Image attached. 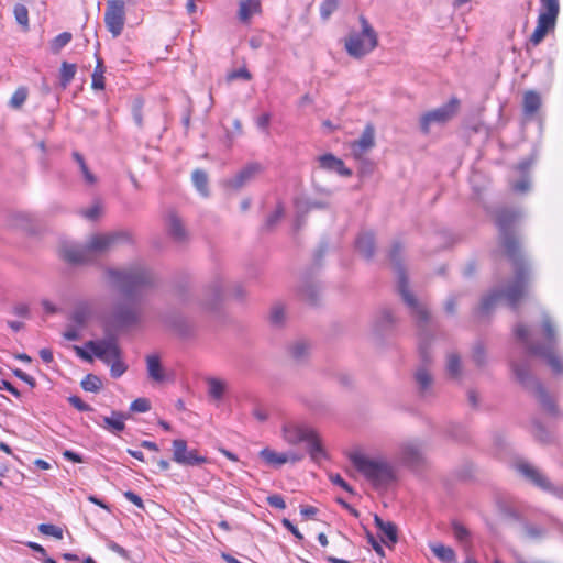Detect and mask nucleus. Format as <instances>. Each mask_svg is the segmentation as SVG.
<instances>
[{"label": "nucleus", "instance_id": "f257e3e1", "mask_svg": "<svg viewBox=\"0 0 563 563\" xmlns=\"http://www.w3.org/2000/svg\"><path fill=\"white\" fill-rule=\"evenodd\" d=\"M104 277L124 300L117 302L107 318L106 336L101 340H90L85 346L97 358L109 365L121 356L115 333L141 322L142 301L145 294L155 286L156 277L153 271L141 262L122 268L107 267Z\"/></svg>", "mask_w": 563, "mask_h": 563}, {"label": "nucleus", "instance_id": "f03ea898", "mask_svg": "<svg viewBox=\"0 0 563 563\" xmlns=\"http://www.w3.org/2000/svg\"><path fill=\"white\" fill-rule=\"evenodd\" d=\"M520 217L519 210L507 207L498 208L495 212V223L499 231V243L512 263L515 276L505 288H494L482 298L479 311L483 314H488L501 299L511 309L517 310L520 299L526 295L531 279V271L521 253L519 240L512 231V225Z\"/></svg>", "mask_w": 563, "mask_h": 563}, {"label": "nucleus", "instance_id": "7ed1b4c3", "mask_svg": "<svg viewBox=\"0 0 563 563\" xmlns=\"http://www.w3.org/2000/svg\"><path fill=\"white\" fill-rule=\"evenodd\" d=\"M405 251V246L399 241H394L390 250L388 252V258L396 272L397 275V290L401 296L404 302L410 309L411 316L416 319L417 325L420 330V344L419 351L420 356L423 362L413 373V380L417 387V391L421 397H427L432 394L433 387V375L427 366V363L430 361L426 341L427 335L423 333L424 327L428 324L430 319V313L427 308L421 305L413 294L409 290V282L408 276L406 274V268L402 263V254Z\"/></svg>", "mask_w": 563, "mask_h": 563}, {"label": "nucleus", "instance_id": "20e7f679", "mask_svg": "<svg viewBox=\"0 0 563 563\" xmlns=\"http://www.w3.org/2000/svg\"><path fill=\"white\" fill-rule=\"evenodd\" d=\"M541 329L544 335L543 342L533 341L530 336L529 329L521 323L515 327L514 332L516 338L525 345L529 354L543 358L553 374H563V357L560 355L558 350V331L554 322L548 313L542 314Z\"/></svg>", "mask_w": 563, "mask_h": 563}, {"label": "nucleus", "instance_id": "39448f33", "mask_svg": "<svg viewBox=\"0 0 563 563\" xmlns=\"http://www.w3.org/2000/svg\"><path fill=\"white\" fill-rule=\"evenodd\" d=\"M131 241V234L128 231L95 234L89 238L85 245H65L62 249V256L70 264H89L93 262L95 255L103 254Z\"/></svg>", "mask_w": 563, "mask_h": 563}, {"label": "nucleus", "instance_id": "423d86ee", "mask_svg": "<svg viewBox=\"0 0 563 563\" xmlns=\"http://www.w3.org/2000/svg\"><path fill=\"white\" fill-rule=\"evenodd\" d=\"M350 461L375 488L387 487L396 479L395 467L386 459L354 452L350 454Z\"/></svg>", "mask_w": 563, "mask_h": 563}, {"label": "nucleus", "instance_id": "0eeeda50", "mask_svg": "<svg viewBox=\"0 0 563 563\" xmlns=\"http://www.w3.org/2000/svg\"><path fill=\"white\" fill-rule=\"evenodd\" d=\"M511 373L518 384L533 394L541 406L551 415L558 413V408L538 378L532 373V363L528 357L509 361Z\"/></svg>", "mask_w": 563, "mask_h": 563}, {"label": "nucleus", "instance_id": "6e6552de", "mask_svg": "<svg viewBox=\"0 0 563 563\" xmlns=\"http://www.w3.org/2000/svg\"><path fill=\"white\" fill-rule=\"evenodd\" d=\"M283 438L291 445L306 443L307 452L316 463H320L322 460L328 459L327 451L324 450L319 435L316 430L308 424L286 422L283 426Z\"/></svg>", "mask_w": 563, "mask_h": 563}, {"label": "nucleus", "instance_id": "1a4fd4ad", "mask_svg": "<svg viewBox=\"0 0 563 563\" xmlns=\"http://www.w3.org/2000/svg\"><path fill=\"white\" fill-rule=\"evenodd\" d=\"M362 31L352 32L345 40V49L350 56L361 58L371 53L378 43L377 34L368 21L360 18Z\"/></svg>", "mask_w": 563, "mask_h": 563}, {"label": "nucleus", "instance_id": "9d476101", "mask_svg": "<svg viewBox=\"0 0 563 563\" xmlns=\"http://www.w3.org/2000/svg\"><path fill=\"white\" fill-rule=\"evenodd\" d=\"M459 106V99L452 98L448 103L422 114L419 121L421 132L428 134L432 125H442L450 121L456 114Z\"/></svg>", "mask_w": 563, "mask_h": 563}, {"label": "nucleus", "instance_id": "9b49d317", "mask_svg": "<svg viewBox=\"0 0 563 563\" xmlns=\"http://www.w3.org/2000/svg\"><path fill=\"white\" fill-rule=\"evenodd\" d=\"M124 0H108L104 11V24L113 37H118L125 23Z\"/></svg>", "mask_w": 563, "mask_h": 563}, {"label": "nucleus", "instance_id": "f8f14e48", "mask_svg": "<svg viewBox=\"0 0 563 563\" xmlns=\"http://www.w3.org/2000/svg\"><path fill=\"white\" fill-rule=\"evenodd\" d=\"M399 459L409 467H418L424 463V444L420 440L405 441L399 446Z\"/></svg>", "mask_w": 563, "mask_h": 563}, {"label": "nucleus", "instance_id": "ddd939ff", "mask_svg": "<svg viewBox=\"0 0 563 563\" xmlns=\"http://www.w3.org/2000/svg\"><path fill=\"white\" fill-rule=\"evenodd\" d=\"M264 170V166L258 162L247 163L243 168H241L233 177L228 178L223 181V185L227 188L233 189L235 191L242 189L249 183L254 180L257 175H260Z\"/></svg>", "mask_w": 563, "mask_h": 563}, {"label": "nucleus", "instance_id": "4468645a", "mask_svg": "<svg viewBox=\"0 0 563 563\" xmlns=\"http://www.w3.org/2000/svg\"><path fill=\"white\" fill-rule=\"evenodd\" d=\"M173 460L185 466L201 465L207 461L197 450H188L187 442L183 439L173 441Z\"/></svg>", "mask_w": 563, "mask_h": 563}, {"label": "nucleus", "instance_id": "2eb2a0df", "mask_svg": "<svg viewBox=\"0 0 563 563\" xmlns=\"http://www.w3.org/2000/svg\"><path fill=\"white\" fill-rule=\"evenodd\" d=\"M517 471L536 487L544 490L549 487L550 479L532 464L520 461L516 464Z\"/></svg>", "mask_w": 563, "mask_h": 563}, {"label": "nucleus", "instance_id": "dca6fc26", "mask_svg": "<svg viewBox=\"0 0 563 563\" xmlns=\"http://www.w3.org/2000/svg\"><path fill=\"white\" fill-rule=\"evenodd\" d=\"M375 144V132L373 126L367 125L358 140L351 144L352 154L355 158L361 159L363 155L369 151Z\"/></svg>", "mask_w": 563, "mask_h": 563}, {"label": "nucleus", "instance_id": "f3484780", "mask_svg": "<svg viewBox=\"0 0 563 563\" xmlns=\"http://www.w3.org/2000/svg\"><path fill=\"white\" fill-rule=\"evenodd\" d=\"M167 229L170 238L177 243L188 241V231L183 220L175 212H170L167 218Z\"/></svg>", "mask_w": 563, "mask_h": 563}, {"label": "nucleus", "instance_id": "a211bd4d", "mask_svg": "<svg viewBox=\"0 0 563 563\" xmlns=\"http://www.w3.org/2000/svg\"><path fill=\"white\" fill-rule=\"evenodd\" d=\"M318 161L320 167L325 170L335 172L344 177H350L352 175V170L345 167L343 161L330 153L319 156Z\"/></svg>", "mask_w": 563, "mask_h": 563}, {"label": "nucleus", "instance_id": "6ab92c4d", "mask_svg": "<svg viewBox=\"0 0 563 563\" xmlns=\"http://www.w3.org/2000/svg\"><path fill=\"white\" fill-rule=\"evenodd\" d=\"M375 525L382 533V541L387 545L391 547L398 541L397 526L391 521H384L377 515L374 518Z\"/></svg>", "mask_w": 563, "mask_h": 563}, {"label": "nucleus", "instance_id": "aec40b11", "mask_svg": "<svg viewBox=\"0 0 563 563\" xmlns=\"http://www.w3.org/2000/svg\"><path fill=\"white\" fill-rule=\"evenodd\" d=\"M356 250L366 260H372L375 254V236L372 232H363L355 242Z\"/></svg>", "mask_w": 563, "mask_h": 563}, {"label": "nucleus", "instance_id": "412c9836", "mask_svg": "<svg viewBox=\"0 0 563 563\" xmlns=\"http://www.w3.org/2000/svg\"><path fill=\"white\" fill-rule=\"evenodd\" d=\"M541 96L536 90H528L523 93L522 111L526 118H532L541 108Z\"/></svg>", "mask_w": 563, "mask_h": 563}, {"label": "nucleus", "instance_id": "4be33fe9", "mask_svg": "<svg viewBox=\"0 0 563 563\" xmlns=\"http://www.w3.org/2000/svg\"><path fill=\"white\" fill-rule=\"evenodd\" d=\"M541 8L539 19L556 24V19L560 12L559 0H540Z\"/></svg>", "mask_w": 563, "mask_h": 563}, {"label": "nucleus", "instance_id": "5701e85b", "mask_svg": "<svg viewBox=\"0 0 563 563\" xmlns=\"http://www.w3.org/2000/svg\"><path fill=\"white\" fill-rule=\"evenodd\" d=\"M125 413L121 411H112L111 417H103V423L100 426L112 433H119L125 429Z\"/></svg>", "mask_w": 563, "mask_h": 563}, {"label": "nucleus", "instance_id": "b1692460", "mask_svg": "<svg viewBox=\"0 0 563 563\" xmlns=\"http://www.w3.org/2000/svg\"><path fill=\"white\" fill-rule=\"evenodd\" d=\"M261 11L260 0H241L238 16L240 21L247 22L254 14Z\"/></svg>", "mask_w": 563, "mask_h": 563}, {"label": "nucleus", "instance_id": "393cba45", "mask_svg": "<svg viewBox=\"0 0 563 563\" xmlns=\"http://www.w3.org/2000/svg\"><path fill=\"white\" fill-rule=\"evenodd\" d=\"M471 360L474 363V365L479 369H483L487 366L488 354L482 341H477L473 344L471 349Z\"/></svg>", "mask_w": 563, "mask_h": 563}, {"label": "nucleus", "instance_id": "a878e982", "mask_svg": "<svg viewBox=\"0 0 563 563\" xmlns=\"http://www.w3.org/2000/svg\"><path fill=\"white\" fill-rule=\"evenodd\" d=\"M555 27V24H552L550 22H547L544 20H541L538 18L537 21V27L534 29L533 33L531 34L529 38V43L533 46H538L545 37V35L553 31Z\"/></svg>", "mask_w": 563, "mask_h": 563}, {"label": "nucleus", "instance_id": "bb28decb", "mask_svg": "<svg viewBox=\"0 0 563 563\" xmlns=\"http://www.w3.org/2000/svg\"><path fill=\"white\" fill-rule=\"evenodd\" d=\"M146 367L148 377L155 382L164 380V372L162 368L159 356L151 354L146 356Z\"/></svg>", "mask_w": 563, "mask_h": 563}, {"label": "nucleus", "instance_id": "cd10ccee", "mask_svg": "<svg viewBox=\"0 0 563 563\" xmlns=\"http://www.w3.org/2000/svg\"><path fill=\"white\" fill-rule=\"evenodd\" d=\"M288 351L295 361L301 362L309 355L310 344L308 341L299 339L289 344Z\"/></svg>", "mask_w": 563, "mask_h": 563}, {"label": "nucleus", "instance_id": "c85d7f7f", "mask_svg": "<svg viewBox=\"0 0 563 563\" xmlns=\"http://www.w3.org/2000/svg\"><path fill=\"white\" fill-rule=\"evenodd\" d=\"M452 533L455 540L463 545L465 550H467L471 545L472 534L471 531L461 522L453 521L452 522Z\"/></svg>", "mask_w": 563, "mask_h": 563}, {"label": "nucleus", "instance_id": "c756f323", "mask_svg": "<svg viewBox=\"0 0 563 563\" xmlns=\"http://www.w3.org/2000/svg\"><path fill=\"white\" fill-rule=\"evenodd\" d=\"M71 155H73L74 161L78 165V168L82 175L84 181L89 186L95 185L97 183V177L89 169V167L85 161V157L79 152H76V151L73 152Z\"/></svg>", "mask_w": 563, "mask_h": 563}, {"label": "nucleus", "instance_id": "7c9ffc66", "mask_svg": "<svg viewBox=\"0 0 563 563\" xmlns=\"http://www.w3.org/2000/svg\"><path fill=\"white\" fill-rule=\"evenodd\" d=\"M430 549L432 553L443 563H453L456 560L454 550L442 543H433L430 545Z\"/></svg>", "mask_w": 563, "mask_h": 563}, {"label": "nucleus", "instance_id": "2f4dec72", "mask_svg": "<svg viewBox=\"0 0 563 563\" xmlns=\"http://www.w3.org/2000/svg\"><path fill=\"white\" fill-rule=\"evenodd\" d=\"M77 71L76 64L63 62L59 69V86L62 89H66L74 79Z\"/></svg>", "mask_w": 563, "mask_h": 563}, {"label": "nucleus", "instance_id": "473e14b6", "mask_svg": "<svg viewBox=\"0 0 563 563\" xmlns=\"http://www.w3.org/2000/svg\"><path fill=\"white\" fill-rule=\"evenodd\" d=\"M260 456L269 466H280L287 463L285 453H277L268 448L261 450Z\"/></svg>", "mask_w": 563, "mask_h": 563}, {"label": "nucleus", "instance_id": "72a5a7b5", "mask_svg": "<svg viewBox=\"0 0 563 563\" xmlns=\"http://www.w3.org/2000/svg\"><path fill=\"white\" fill-rule=\"evenodd\" d=\"M192 184L198 190V192L203 196H209V188H208V175L202 169H195L191 175Z\"/></svg>", "mask_w": 563, "mask_h": 563}, {"label": "nucleus", "instance_id": "f704fd0d", "mask_svg": "<svg viewBox=\"0 0 563 563\" xmlns=\"http://www.w3.org/2000/svg\"><path fill=\"white\" fill-rule=\"evenodd\" d=\"M300 292L307 301L310 303H317L320 294V286L312 280H305L301 285Z\"/></svg>", "mask_w": 563, "mask_h": 563}, {"label": "nucleus", "instance_id": "c9c22d12", "mask_svg": "<svg viewBox=\"0 0 563 563\" xmlns=\"http://www.w3.org/2000/svg\"><path fill=\"white\" fill-rule=\"evenodd\" d=\"M104 73L106 67L103 65V60L100 57H97V65L91 76V87L96 90L104 89Z\"/></svg>", "mask_w": 563, "mask_h": 563}, {"label": "nucleus", "instance_id": "e433bc0d", "mask_svg": "<svg viewBox=\"0 0 563 563\" xmlns=\"http://www.w3.org/2000/svg\"><path fill=\"white\" fill-rule=\"evenodd\" d=\"M446 372L453 378H460L462 374V361L459 354L450 353L446 357Z\"/></svg>", "mask_w": 563, "mask_h": 563}, {"label": "nucleus", "instance_id": "4c0bfd02", "mask_svg": "<svg viewBox=\"0 0 563 563\" xmlns=\"http://www.w3.org/2000/svg\"><path fill=\"white\" fill-rule=\"evenodd\" d=\"M396 322V318L393 313V311L388 308H384L380 311L379 317L376 321V330L377 331H384L394 325Z\"/></svg>", "mask_w": 563, "mask_h": 563}, {"label": "nucleus", "instance_id": "58836bf2", "mask_svg": "<svg viewBox=\"0 0 563 563\" xmlns=\"http://www.w3.org/2000/svg\"><path fill=\"white\" fill-rule=\"evenodd\" d=\"M208 387H209V395L216 400H220L225 391V384L214 377H210L207 379Z\"/></svg>", "mask_w": 563, "mask_h": 563}, {"label": "nucleus", "instance_id": "ea45409f", "mask_svg": "<svg viewBox=\"0 0 563 563\" xmlns=\"http://www.w3.org/2000/svg\"><path fill=\"white\" fill-rule=\"evenodd\" d=\"M13 14L18 24H20L24 31H27L30 27L27 8L24 4L16 3L13 8Z\"/></svg>", "mask_w": 563, "mask_h": 563}, {"label": "nucleus", "instance_id": "a19ab883", "mask_svg": "<svg viewBox=\"0 0 563 563\" xmlns=\"http://www.w3.org/2000/svg\"><path fill=\"white\" fill-rule=\"evenodd\" d=\"M80 386L86 391L98 393L102 387V382L97 375L88 374L82 378Z\"/></svg>", "mask_w": 563, "mask_h": 563}, {"label": "nucleus", "instance_id": "79ce46f5", "mask_svg": "<svg viewBox=\"0 0 563 563\" xmlns=\"http://www.w3.org/2000/svg\"><path fill=\"white\" fill-rule=\"evenodd\" d=\"M73 38L71 33L63 32L51 42V49L54 54L59 53Z\"/></svg>", "mask_w": 563, "mask_h": 563}, {"label": "nucleus", "instance_id": "37998d69", "mask_svg": "<svg viewBox=\"0 0 563 563\" xmlns=\"http://www.w3.org/2000/svg\"><path fill=\"white\" fill-rule=\"evenodd\" d=\"M27 88L19 87L12 95L9 104L13 109H20L27 99Z\"/></svg>", "mask_w": 563, "mask_h": 563}, {"label": "nucleus", "instance_id": "c03bdc74", "mask_svg": "<svg viewBox=\"0 0 563 563\" xmlns=\"http://www.w3.org/2000/svg\"><path fill=\"white\" fill-rule=\"evenodd\" d=\"M269 319L272 324L277 327L282 325L286 319L284 306L280 303L274 305L271 310Z\"/></svg>", "mask_w": 563, "mask_h": 563}, {"label": "nucleus", "instance_id": "a18cd8bd", "mask_svg": "<svg viewBox=\"0 0 563 563\" xmlns=\"http://www.w3.org/2000/svg\"><path fill=\"white\" fill-rule=\"evenodd\" d=\"M80 216L89 221H96L102 213V206L96 201L91 207L80 210Z\"/></svg>", "mask_w": 563, "mask_h": 563}, {"label": "nucleus", "instance_id": "49530a36", "mask_svg": "<svg viewBox=\"0 0 563 563\" xmlns=\"http://www.w3.org/2000/svg\"><path fill=\"white\" fill-rule=\"evenodd\" d=\"M284 212V206L282 202H279L276 209L267 217L265 221V228L272 229L273 227H275L278 223V221L283 218Z\"/></svg>", "mask_w": 563, "mask_h": 563}, {"label": "nucleus", "instance_id": "de8ad7c7", "mask_svg": "<svg viewBox=\"0 0 563 563\" xmlns=\"http://www.w3.org/2000/svg\"><path fill=\"white\" fill-rule=\"evenodd\" d=\"M38 531L45 536H52L58 540L63 539V530L58 526L52 523H41Z\"/></svg>", "mask_w": 563, "mask_h": 563}, {"label": "nucleus", "instance_id": "09e8293b", "mask_svg": "<svg viewBox=\"0 0 563 563\" xmlns=\"http://www.w3.org/2000/svg\"><path fill=\"white\" fill-rule=\"evenodd\" d=\"M339 0H323L320 5V14L323 20H328L330 15L338 9Z\"/></svg>", "mask_w": 563, "mask_h": 563}, {"label": "nucleus", "instance_id": "8fccbe9b", "mask_svg": "<svg viewBox=\"0 0 563 563\" xmlns=\"http://www.w3.org/2000/svg\"><path fill=\"white\" fill-rule=\"evenodd\" d=\"M109 365L110 373L113 378L121 377L128 369L126 365L122 362L121 356L113 360Z\"/></svg>", "mask_w": 563, "mask_h": 563}, {"label": "nucleus", "instance_id": "3c124183", "mask_svg": "<svg viewBox=\"0 0 563 563\" xmlns=\"http://www.w3.org/2000/svg\"><path fill=\"white\" fill-rule=\"evenodd\" d=\"M211 294V302L208 305V309L213 310L216 308V303L219 301L222 294V283L220 280H216L210 287Z\"/></svg>", "mask_w": 563, "mask_h": 563}, {"label": "nucleus", "instance_id": "603ef678", "mask_svg": "<svg viewBox=\"0 0 563 563\" xmlns=\"http://www.w3.org/2000/svg\"><path fill=\"white\" fill-rule=\"evenodd\" d=\"M142 108L143 101L140 99H135L132 104V117L139 128L143 126Z\"/></svg>", "mask_w": 563, "mask_h": 563}, {"label": "nucleus", "instance_id": "864d4df0", "mask_svg": "<svg viewBox=\"0 0 563 563\" xmlns=\"http://www.w3.org/2000/svg\"><path fill=\"white\" fill-rule=\"evenodd\" d=\"M151 409L150 401L146 398H137L130 405V410L133 412H146Z\"/></svg>", "mask_w": 563, "mask_h": 563}, {"label": "nucleus", "instance_id": "5fc2aeb1", "mask_svg": "<svg viewBox=\"0 0 563 563\" xmlns=\"http://www.w3.org/2000/svg\"><path fill=\"white\" fill-rule=\"evenodd\" d=\"M531 187L530 178L528 175H522V178L511 185V188L516 192L525 194L529 191Z\"/></svg>", "mask_w": 563, "mask_h": 563}, {"label": "nucleus", "instance_id": "6e6d98bb", "mask_svg": "<svg viewBox=\"0 0 563 563\" xmlns=\"http://www.w3.org/2000/svg\"><path fill=\"white\" fill-rule=\"evenodd\" d=\"M525 532L530 539H539L545 534V529L540 526L526 525Z\"/></svg>", "mask_w": 563, "mask_h": 563}, {"label": "nucleus", "instance_id": "4d7b16f0", "mask_svg": "<svg viewBox=\"0 0 563 563\" xmlns=\"http://www.w3.org/2000/svg\"><path fill=\"white\" fill-rule=\"evenodd\" d=\"M68 401L73 407H75L77 410L81 412L92 411L91 406L82 401V399L78 396L68 397Z\"/></svg>", "mask_w": 563, "mask_h": 563}, {"label": "nucleus", "instance_id": "13d9d810", "mask_svg": "<svg viewBox=\"0 0 563 563\" xmlns=\"http://www.w3.org/2000/svg\"><path fill=\"white\" fill-rule=\"evenodd\" d=\"M88 319V314L85 309H76L71 313V321L76 323L77 327L81 328L86 324Z\"/></svg>", "mask_w": 563, "mask_h": 563}, {"label": "nucleus", "instance_id": "bf43d9fd", "mask_svg": "<svg viewBox=\"0 0 563 563\" xmlns=\"http://www.w3.org/2000/svg\"><path fill=\"white\" fill-rule=\"evenodd\" d=\"M329 478L334 485L340 486L347 493H350V494L354 493L352 486L340 474H330Z\"/></svg>", "mask_w": 563, "mask_h": 563}, {"label": "nucleus", "instance_id": "052dcab7", "mask_svg": "<svg viewBox=\"0 0 563 563\" xmlns=\"http://www.w3.org/2000/svg\"><path fill=\"white\" fill-rule=\"evenodd\" d=\"M266 500H267V504L273 508L280 509V510L286 508V503L282 495H278V494L269 495L266 498Z\"/></svg>", "mask_w": 563, "mask_h": 563}, {"label": "nucleus", "instance_id": "680f3d73", "mask_svg": "<svg viewBox=\"0 0 563 563\" xmlns=\"http://www.w3.org/2000/svg\"><path fill=\"white\" fill-rule=\"evenodd\" d=\"M124 497L129 501L134 504L137 508L144 509V503H143L142 498L137 494H135L134 492H132V490L124 492Z\"/></svg>", "mask_w": 563, "mask_h": 563}, {"label": "nucleus", "instance_id": "e2e57ef3", "mask_svg": "<svg viewBox=\"0 0 563 563\" xmlns=\"http://www.w3.org/2000/svg\"><path fill=\"white\" fill-rule=\"evenodd\" d=\"M282 523L288 531H290L295 536V538H297L298 540L303 539L302 533L297 529V527L289 519H286V518L283 519Z\"/></svg>", "mask_w": 563, "mask_h": 563}, {"label": "nucleus", "instance_id": "0e129e2a", "mask_svg": "<svg viewBox=\"0 0 563 563\" xmlns=\"http://www.w3.org/2000/svg\"><path fill=\"white\" fill-rule=\"evenodd\" d=\"M13 374H14L15 377H18L21 380L25 382L31 387L35 386V379L32 376H30L29 374H26L25 372H23L22 369L15 368V369H13Z\"/></svg>", "mask_w": 563, "mask_h": 563}, {"label": "nucleus", "instance_id": "69168bd1", "mask_svg": "<svg viewBox=\"0 0 563 563\" xmlns=\"http://www.w3.org/2000/svg\"><path fill=\"white\" fill-rule=\"evenodd\" d=\"M107 547L108 549H110L111 551L115 552L117 554H119L120 556L126 559L128 558V551L121 547L120 544H118L117 542L114 541H109L107 543Z\"/></svg>", "mask_w": 563, "mask_h": 563}, {"label": "nucleus", "instance_id": "338daca9", "mask_svg": "<svg viewBox=\"0 0 563 563\" xmlns=\"http://www.w3.org/2000/svg\"><path fill=\"white\" fill-rule=\"evenodd\" d=\"M0 389L9 391L16 398L21 397V393L10 382L5 379L0 380Z\"/></svg>", "mask_w": 563, "mask_h": 563}, {"label": "nucleus", "instance_id": "774afa93", "mask_svg": "<svg viewBox=\"0 0 563 563\" xmlns=\"http://www.w3.org/2000/svg\"><path fill=\"white\" fill-rule=\"evenodd\" d=\"M544 492L550 493L560 499H563V486H555L551 483V481L549 482V487L544 489Z\"/></svg>", "mask_w": 563, "mask_h": 563}]
</instances>
